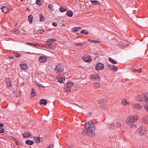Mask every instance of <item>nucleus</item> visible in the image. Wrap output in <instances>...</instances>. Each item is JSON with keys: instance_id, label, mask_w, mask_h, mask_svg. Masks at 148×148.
Here are the masks:
<instances>
[{"instance_id": "nucleus-45", "label": "nucleus", "mask_w": 148, "mask_h": 148, "mask_svg": "<svg viewBox=\"0 0 148 148\" xmlns=\"http://www.w3.org/2000/svg\"><path fill=\"white\" fill-rule=\"evenodd\" d=\"M15 142L16 144L17 145H19L20 144L17 141V140L15 139Z\"/></svg>"}, {"instance_id": "nucleus-8", "label": "nucleus", "mask_w": 148, "mask_h": 148, "mask_svg": "<svg viewBox=\"0 0 148 148\" xmlns=\"http://www.w3.org/2000/svg\"><path fill=\"white\" fill-rule=\"evenodd\" d=\"M146 129L144 127H141L139 128L138 131L139 133L141 134H144L146 132Z\"/></svg>"}, {"instance_id": "nucleus-57", "label": "nucleus", "mask_w": 148, "mask_h": 148, "mask_svg": "<svg viewBox=\"0 0 148 148\" xmlns=\"http://www.w3.org/2000/svg\"><path fill=\"white\" fill-rule=\"evenodd\" d=\"M44 32V30H41V32H40V33L41 34H43Z\"/></svg>"}, {"instance_id": "nucleus-17", "label": "nucleus", "mask_w": 148, "mask_h": 148, "mask_svg": "<svg viewBox=\"0 0 148 148\" xmlns=\"http://www.w3.org/2000/svg\"><path fill=\"white\" fill-rule=\"evenodd\" d=\"M87 130L88 129H86L85 130H84L82 131V134L84 135L86 134H88V135H89V134L91 132V130Z\"/></svg>"}, {"instance_id": "nucleus-7", "label": "nucleus", "mask_w": 148, "mask_h": 148, "mask_svg": "<svg viewBox=\"0 0 148 148\" xmlns=\"http://www.w3.org/2000/svg\"><path fill=\"white\" fill-rule=\"evenodd\" d=\"M90 78L91 79L94 81H100V78L99 77V75L97 74L91 75L90 76Z\"/></svg>"}, {"instance_id": "nucleus-37", "label": "nucleus", "mask_w": 148, "mask_h": 148, "mask_svg": "<svg viewBox=\"0 0 148 148\" xmlns=\"http://www.w3.org/2000/svg\"><path fill=\"white\" fill-rule=\"evenodd\" d=\"M80 33L81 34H88V32L84 30H82L80 32Z\"/></svg>"}, {"instance_id": "nucleus-24", "label": "nucleus", "mask_w": 148, "mask_h": 148, "mask_svg": "<svg viewBox=\"0 0 148 148\" xmlns=\"http://www.w3.org/2000/svg\"><path fill=\"white\" fill-rule=\"evenodd\" d=\"M26 143L28 145H32L34 144V142L33 141L31 140H26Z\"/></svg>"}, {"instance_id": "nucleus-30", "label": "nucleus", "mask_w": 148, "mask_h": 148, "mask_svg": "<svg viewBox=\"0 0 148 148\" xmlns=\"http://www.w3.org/2000/svg\"><path fill=\"white\" fill-rule=\"evenodd\" d=\"M59 9L60 11L61 12H63L67 10V8H64L63 7H60Z\"/></svg>"}, {"instance_id": "nucleus-26", "label": "nucleus", "mask_w": 148, "mask_h": 148, "mask_svg": "<svg viewBox=\"0 0 148 148\" xmlns=\"http://www.w3.org/2000/svg\"><path fill=\"white\" fill-rule=\"evenodd\" d=\"M100 86V84L98 82H95L93 85V86L95 88H97L99 87Z\"/></svg>"}, {"instance_id": "nucleus-53", "label": "nucleus", "mask_w": 148, "mask_h": 148, "mask_svg": "<svg viewBox=\"0 0 148 148\" xmlns=\"http://www.w3.org/2000/svg\"><path fill=\"white\" fill-rule=\"evenodd\" d=\"M133 71L134 72H137L138 73V69H134V70Z\"/></svg>"}, {"instance_id": "nucleus-44", "label": "nucleus", "mask_w": 148, "mask_h": 148, "mask_svg": "<svg viewBox=\"0 0 148 148\" xmlns=\"http://www.w3.org/2000/svg\"><path fill=\"white\" fill-rule=\"evenodd\" d=\"M4 132V130L3 129L2 127L0 128V133H2Z\"/></svg>"}, {"instance_id": "nucleus-6", "label": "nucleus", "mask_w": 148, "mask_h": 148, "mask_svg": "<svg viewBox=\"0 0 148 148\" xmlns=\"http://www.w3.org/2000/svg\"><path fill=\"white\" fill-rule=\"evenodd\" d=\"M56 40V39L55 38L49 39L46 41L45 44L46 45L50 46L51 45L52 42Z\"/></svg>"}, {"instance_id": "nucleus-61", "label": "nucleus", "mask_w": 148, "mask_h": 148, "mask_svg": "<svg viewBox=\"0 0 148 148\" xmlns=\"http://www.w3.org/2000/svg\"><path fill=\"white\" fill-rule=\"evenodd\" d=\"M77 28H78L77 29H78V31L80 29H81V27H77Z\"/></svg>"}, {"instance_id": "nucleus-33", "label": "nucleus", "mask_w": 148, "mask_h": 148, "mask_svg": "<svg viewBox=\"0 0 148 148\" xmlns=\"http://www.w3.org/2000/svg\"><path fill=\"white\" fill-rule=\"evenodd\" d=\"M71 88L66 87L64 88V91L66 92H70L71 91Z\"/></svg>"}, {"instance_id": "nucleus-9", "label": "nucleus", "mask_w": 148, "mask_h": 148, "mask_svg": "<svg viewBox=\"0 0 148 148\" xmlns=\"http://www.w3.org/2000/svg\"><path fill=\"white\" fill-rule=\"evenodd\" d=\"M145 94H142L141 95H138L136 97V99L138 101H144Z\"/></svg>"}, {"instance_id": "nucleus-23", "label": "nucleus", "mask_w": 148, "mask_h": 148, "mask_svg": "<svg viewBox=\"0 0 148 148\" xmlns=\"http://www.w3.org/2000/svg\"><path fill=\"white\" fill-rule=\"evenodd\" d=\"M28 19L30 24L32 23L33 21V16L32 15H30L28 16Z\"/></svg>"}, {"instance_id": "nucleus-5", "label": "nucleus", "mask_w": 148, "mask_h": 148, "mask_svg": "<svg viewBox=\"0 0 148 148\" xmlns=\"http://www.w3.org/2000/svg\"><path fill=\"white\" fill-rule=\"evenodd\" d=\"M107 66L110 70L114 72L116 71L118 69V67L114 65H111V64H107Z\"/></svg>"}, {"instance_id": "nucleus-19", "label": "nucleus", "mask_w": 148, "mask_h": 148, "mask_svg": "<svg viewBox=\"0 0 148 148\" xmlns=\"http://www.w3.org/2000/svg\"><path fill=\"white\" fill-rule=\"evenodd\" d=\"M20 66L21 68L23 70H26L27 68V65L26 64H21Z\"/></svg>"}, {"instance_id": "nucleus-38", "label": "nucleus", "mask_w": 148, "mask_h": 148, "mask_svg": "<svg viewBox=\"0 0 148 148\" xmlns=\"http://www.w3.org/2000/svg\"><path fill=\"white\" fill-rule=\"evenodd\" d=\"M90 2L92 3H93L94 2H97V3H95L96 5H99L100 4V3L98 2L96 0H90Z\"/></svg>"}, {"instance_id": "nucleus-58", "label": "nucleus", "mask_w": 148, "mask_h": 148, "mask_svg": "<svg viewBox=\"0 0 148 148\" xmlns=\"http://www.w3.org/2000/svg\"><path fill=\"white\" fill-rule=\"evenodd\" d=\"M10 59H13L14 58V56H10L9 57Z\"/></svg>"}, {"instance_id": "nucleus-59", "label": "nucleus", "mask_w": 148, "mask_h": 148, "mask_svg": "<svg viewBox=\"0 0 148 148\" xmlns=\"http://www.w3.org/2000/svg\"><path fill=\"white\" fill-rule=\"evenodd\" d=\"M37 86L39 87H42V85L41 84H38L37 85Z\"/></svg>"}, {"instance_id": "nucleus-48", "label": "nucleus", "mask_w": 148, "mask_h": 148, "mask_svg": "<svg viewBox=\"0 0 148 148\" xmlns=\"http://www.w3.org/2000/svg\"><path fill=\"white\" fill-rule=\"evenodd\" d=\"M94 43H100L101 42V41L95 40H94Z\"/></svg>"}, {"instance_id": "nucleus-10", "label": "nucleus", "mask_w": 148, "mask_h": 148, "mask_svg": "<svg viewBox=\"0 0 148 148\" xmlns=\"http://www.w3.org/2000/svg\"><path fill=\"white\" fill-rule=\"evenodd\" d=\"M58 80L59 83H63L65 80V77L63 75H61L59 76Z\"/></svg>"}, {"instance_id": "nucleus-51", "label": "nucleus", "mask_w": 148, "mask_h": 148, "mask_svg": "<svg viewBox=\"0 0 148 148\" xmlns=\"http://www.w3.org/2000/svg\"><path fill=\"white\" fill-rule=\"evenodd\" d=\"M20 32V31L18 30H17L15 31V33L16 34H18Z\"/></svg>"}, {"instance_id": "nucleus-16", "label": "nucleus", "mask_w": 148, "mask_h": 148, "mask_svg": "<svg viewBox=\"0 0 148 148\" xmlns=\"http://www.w3.org/2000/svg\"><path fill=\"white\" fill-rule=\"evenodd\" d=\"M142 121L145 124H148V116L143 117L142 119Z\"/></svg>"}, {"instance_id": "nucleus-3", "label": "nucleus", "mask_w": 148, "mask_h": 148, "mask_svg": "<svg viewBox=\"0 0 148 148\" xmlns=\"http://www.w3.org/2000/svg\"><path fill=\"white\" fill-rule=\"evenodd\" d=\"M55 70L56 73H60L64 71L63 66L59 63L56 66Z\"/></svg>"}, {"instance_id": "nucleus-42", "label": "nucleus", "mask_w": 148, "mask_h": 148, "mask_svg": "<svg viewBox=\"0 0 148 148\" xmlns=\"http://www.w3.org/2000/svg\"><path fill=\"white\" fill-rule=\"evenodd\" d=\"M116 126L117 127H121L122 125L121 124L118 122L116 123Z\"/></svg>"}, {"instance_id": "nucleus-11", "label": "nucleus", "mask_w": 148, "mask_h": 148, "mask_svg": "<svg viewBox=\"0 0 148 148\" xmlns=\"http://www.w3.org/2000/svg\"><path fill=\"white\" fill-rule=\"evenodd\" d=\"M133 107L135 109L139 110L142 109L143 108V106L142 105L138 103H136L133 104Z\"/></svg>"}, {"instance_id": "nucleus-55", "label": "nucleus", "mask_w": 148, "mask_h": 148, "mask_svg": "<svg viewBox=\"0 0 148 148\" xmlns=\"http://www.w3.org/2000/svg\"><path fill=\"white\" fill-rule=\"evenodd\" d=\"M25 85V83L24 82L23 83H21L20 84V85H21V86H23Z\"/></svg>"}, {"instance_id": "nucleus-22", "label": "nucleus", "mask_w": 148, "mask_h": 148, "mask_svg": "<svg viewBox=\"0 0 148 148\" xmlns=\"http://www.w3.org/2000/svg\"><path fill=\"white\" fill-rule=\"evenodd\" d=\"M144 99L146 104H148V93L145 94Z\"/></svg>"}, {"instance_id": "nucleus-29", "label": "nucleus", "mask_w": 148, "mask_h": 148, "mask_svg": "<svg viewBox=\"0 0 148 148\" xmlns=\"http://www.w3.org/2000/svg\"><path fill=\"white\" fill-rule=\"evenodd\" d=\"M66 14L69 17H71L73 16V13L71 10H69L66 12Z\"/></svg>"}, {"instance_id": "nucleus-60", "label": "nucleus", "mask_w": 148, "mask_h": 148, "mask_svg": "<svg viewBox=\"0 0 148 148\" xmlns=\"http://www.w3.org/2000/svg\"><path fill=\"white\" fill-rule=\"evenodd\" d=\"M94 40H90V42H94Z\"/></svg>"}, {"instance_id": "nucleus-40", "label": "nucleus", "mask_w": 148, "mask_h": 148, "mask_svg": "<svg viewBox=\"0 0 148 148\" xmlns=\"http://www.w3.org/2000/svg\"><path fill=\"white\" fill-rule=\"evenodd\" d=\"M36 4L40 5L42 4V3L41 2L40 0H36Z\"/></svg>"}, {"instance_id": "nucleus-25", "label": "nucleus", "mask_w": 148, "mask_h": 148, "mask_svg": "<svg viewBox=\"0 0 148 148\" xmlns=\"http://www.w3.org/2000/svg\"><path fill=\"white\" fill-rule=\"evenodd\" d=\"M39 104H43L46 105L47 103V101L45 99H42L40 100L39 101Z\"/></svg>"}, {"instance_id": "nucleus-4", "label": "nucleus", "mask_w": 148, "mask_h": 148, "mask_svg": "<svg viewBox=\"0 0 148 148\" xmlns=\"http://www.w3.org/2000/svg\"><path fill=\"white\" fill-rule=\"evenodd\" d=\"M104 68V64L102 63L98 62L95 65V68L97 70H102Z\"/></svg>"}, {"instance_id": "nucleus-41", "label": "nucleus", "mask_w": 148, "mask_h": 148, "mask_svg": "<svg viewBox=\"0 0 148 148\" xmlns=\"http://www.w3.org/2000/svg\"><path fill=\"white\" fill-rule=\"evenodd\" d=\"M109 127L110 128H114V126L113 123L109 125Z\"/></svg>"}, {"instance_id": "nucleus-13", "label": "nucleus", "mask_w": 148, "mask_h": 148, "mask_svg": "<svg viewBox=\"0 0 148 148\" xmlns=\"http://www.w3.org/2000/svg\"><path fill=\"white\" fill-rule=\"evenodd\" d=\"M47 58L43 56H40L39 59V61L41 63H44L47 60Z\"/></svg>"}, {"instance_id": "nucleus-64", "label": "nucleus", "mask_w": 148, "mask_h": 148, "mask_svg": "<svg viewBox=\"0 0 148 148\" xmlns=\"http://www.w3.org/2000/svg\"><path fill=\"white\" fill-rule=\"evenodd\" d=\"M27 10H29V9L28 8H27Z\"/></svg>"}, {"instance_id": "nucleus-12", "label": "nucleus", "mask_w": 148, "mask_h": 148, "mask_svg": "<svg viewBox=\"0 0 148 148\" xmlns=\"http://www.w3.org/2000/svg\"><path fill=\"white\" fill-rule=\"evenodd\" d=\"M99 103L101 105L100 107L102 109H103V105H104L105 104V100L103 99H101L98 101Z\"/></svg>"}, {"instance_id": "nucleus-43", "label": "nucleus", "mask_w": 148, "mask_h": 148, "mask_svg": "<svg viewBox=\"0 0 148 148\" xmlns=\"http://www.w3.org/2000/svg\"><path fill=\"white\" fill-rule=\"evenodd\" d=\"M74 44L76 46L79 45L81 47L83 45V44L81 43H75Z\"/></svg>"}, {"instance_id": "nucleus-50", "label": "nucleus", "mask_w": 148, "mask_h": 148, "mask_svg": "<svg viewBox=\"0 0 148 148\" xmlns=\"http://www.w3.org/2000/svg\"><path fill=\"white\" fill-rule=\"evenodd\" d=\"M52 7H53V6H52V5H51V4H49L48 5V8L50 9L51 8H52Z\"/></svg>"}, {"instance_id": "nucleus-18", "label": "nucleus", "mask_w": 148, "mask_h": 148, "mask_svg": "<svg viewBox=\"0 0 148 148\" xmlns=\"http://www.w3.org/2000/svg\"><path fill=\"white\" fill-rule=\"evenodd\" d=\"M1 9L2 12L4 13H7L8 10V8L5 6H3L1 8Z\"/></svg>"}, {"instance_id": "nucleus-39", "label": "nucleus", "mask_w": 148, "mask_h": 148, "mask_svg": "<svg viewBox=\"0 0 148 148\" xmlns=\"http://www.w3.org/2000/svg\"><path fill=\"white\" fill-rule=\"evenodd\" d=\"M14 54V56L16 57L19 58L21 56V55L18 53H15Z\"/></svg>"}, {"instance_id": "nucleus-47", "label": "nucleus", "mask_w": 148, "mask_h": 148, "mask_svg": "<svg viewBox=\"0 0 148 148\" xmlns=\"http://www.w3.org/2000/svg\"><path fill=\"white\" fill-rule=\"evenodd\" d=\"M54 147L53 144H51L47 148H52Z\"/></svg>"}, {"instance_id": "nucleus-63", "label": "nucleus", "mask_w": 148, "mask_h": 148, "mask_svg": "<svg viewBox=\"0 0 148 148\" xmlns=\"http://www.w3.org/2000/svg\"><path fill=\"white\" fill-rule=\"evenodd\" d=\"M49 47V48H52V47Z\"/></svg>"}, {"instance_id": "nucleus-1", "label": "nucleus", "mask_w": 148, "mask_h": 148, "mask_svg": "<svg viewBox=\"0 0 148 148\" xmlns=\"http://www.w3.org/2000/svg\"><path fill=\"white\" fill-rule=\"evenodd\" d=\"M139 116L137 115H134L128 116L125 120L126 123L129 125H131L139 119Z\"/></svg>"}, {"instance_id": "nucleus-54", "label": "nucleus", "mask_w": 148, "mask_h": 148, "mask_svg": "<svg viewBox=\"0 0 148 148\" xmlns=\"http://www.w3.org/2000/svg\"><path fill=\"white\" fill-rule=\"evenodd\" d=\"M142 72V69L141 68L138 69V73H140Z\"/></svg>"}, {"instance_id": "nucleus-49", "label": "nucleus", "mask_w": 148, "mask_h": 148, "mask_svg": "<svg viewBox=\"0 0 148 148\" xmlns=\"http://www.w3.org/2000/svg\"><path fill=\"white\" fill-rule=\"evenodd\" d=\"M52 25L54 27H56L57 26L56 23L55 22H53L52 23Z\"/></svg>"}, {"instance_id": "nucleus-46", "label": "nucleus", "mask_w": 148, "mask_h": 148, "mask_svg": "<svg viewBox=\"0 0 148 148\" xmlns=\"http://www.w3.org/2000/svg\"><path fill=\"white\" fill-rule=\"evenodd\" d=\"M144 107L146 111L148 112V105H145Z\"/></svg>"}, {"instance_id": "nucleus-56", "label": "nucleus", "mask_w": 148, "mask_h": 148, "mask_svg": "<svg viewBox=\"0 0 148 148\" xmlns=\"http://www.w3.org/2000/svg\"><path fill=\"white\" fill-rule=\"evenodd\" d=\"M3 126V124L0 123V128L2 127Z\"/></svg>"}, {"instance_id": "nucleus-14", "label": "nucleus", "mask_w": 148, "mask_h": 148, "mask_svg": "<svg viewBox=\"0 0 148 148\" xmlns=\"http://www.w3.org/2000/svg\"><path fill=\"white\" fill-rule=\"evenodd\" d=\"M5 82L7 86L9 87L11 86V82L10 79L9 78H6L5 79Z\"/></svg>"}, {"instance_id": "nucleus-36", "label": "nucleus", "mask_w": 148, "mask_h": 148, "mask_svg": "<svg viewBox=\"0 0 148 148\" xmlns=\"http://www.w3.org/2000/svg\"><path fill=\"white\" fill-rule=\"evenodd\" d=\"M122 103L124 105H126L127 103V101L125 99H123L122 101Z\"/></svg>"}, {"instance_id": "nucleus-27", "label": "nucleus", "mask_w": 148, "mask_h": 148, "mask_svg": "<svg viewBox=\"0 0 148 148\" xmlns=\"http://www.w3.org/2000/svg\"><path fill=\"white\" fill-rule=\"evenodd\" d=\"M108 60L110 62L114 64H117L116 62L110 57H109L108 58Z\"/></svg>"}, {"instance_id": "nucleus-21", "label": "nucleus", "mask_w": 148, "mask_h": 148, "mask_svg": "<svg viewBox=\"0 0 148 148\" xmlns=\"http://www.w3.org/2000/svg\"><path fill=\"white\" fill-rule=\"evenodd\" d=\"M23 136L24 137H28L30 136L31 134L29 132H26L23 134Z\"/></svg>"}, {"instance_id": "nucleus-31", "label": "nucleus", "mask_w": 148, "mask_h": 148, "mask_svg": "<svg viewBox=\"0 0 148 148\" xmlns=\"http://www.w3.org/2000/svg\"><path fill=\"white\" fill-rule=\"evenodd\" d=\"M41 138H40V137H34V139L35 140V141L36 142V143H38L40 142L41 141V140H40V139Z\"/></svg>"}, {"instance_id": "nucleus-52", "label": "nucleus", "mask_w": 148, "mask_h": 148, "mask_svg": "<svg viewBox=\"0 0 148 148\" xmlns=\"http://www.w3.org/2000/svg\"><path fill=\"white\" fill-rule=\"evenodd\" d=\"M93 131V130H91V132H90V133H91L92 135L94 136L95 134L94 132H92Z\"/></svg>"}, {"instance_id": "nucleus-15", "label": "nucleus", "mask_w": 148, "mask_h": 148, "mask_svg": "<svg viewBox=\"0 0 148 148\" xmlns=\"http://www.w3.org/2000/svg\"><path fill=\"white\" fill-rule=\"evenodd\" d=\"M36 95V94L35 90L34 88H32L31 93L30 95V98L32 99Z\"/></svg>"}, {"instance_id": "nucleus-2", "label": "nucleus", "mask_w": 148, "mask_h": 148, "mask_svg": "<svg viewBox=\"0 0 148 148\" xmlns=\"http://www.w3.org/2000/svg\"><path fill=\"white\" fill-rule=\"evenodd\" d=\"M85 127L86 129L89 130H94L95 129V125L92 123V122L90 123L89 121L86 122Z\"/></svg>"}, {"instance_id": "nucleus-28", "label": "nucleus", "mask_w": 148, "mask_h": 148, "mask_svg": "<svg viewBox=\"0 0 148 148\" xmlns=\"http://www.w3.org/2000/svg\"><path fill=\"white\" fill-rule=\"evenodd\" d=\"M73 85V82H67V87L71 88Z\"/></svg>"}, {"instance_id": "nucleus-34", "label": "nucleus", "mask_w": 148, "mask_h": 148, "mask_svg": "<svg viewBox=\"0 0 148 148\" xmlns=\"http://www.w3.org/2000/svg\"><path fill=\"white\" fill-rule=\"evenodd\" d=\"M39 15L40 17V21H44L45 18L42 14H40Z\"/></svg>"}, {"instance_id": "nucleus-62", "label": "nucleus", "mask_w": 148, "mask_h": 148, "mask_svg": "<svg viewBox=\"0 0 148 148\" xmlns=\"http://www.w3.org/2000/svg\"><path fill=\"white\" fill-rule=\"evenodd\" d=\"M120 45H121V46H124V45H123V42H121Z\"/></svg>"}, {"instance_id": "nucleus-32", "label": "nucleus", "mask_w": 148, "mask_h": 148, "mask_svg": "<svg viewBox=\"0 0 148 148\" xmlns=\"http://www.w3.org/2000/svg\"><path fill=\"white\" fill-rule=\"evenodd\" d=\"M27 45H31L33 46L36 47L38 45V44L36 43H34L33 42H27Z\"/></svg>"}, {"instance_id": "nucleus-35", "label": "nucleus", "mask_w": 148, "mask_h": 148, "mask_svg": "<svg viewBox=\"0 0 148 148\" xmlns=\"http://www.w3.org/2000/svg\"><path fill=\"white\" fill-rule=\"evenodd\" d=\"M77 29V27H75L72 28L71 29V31L72 32H77L78 31Z\"/></svg>"}, {"instance_id": "nucleus-20", "label": "nucleus", "mask_w": 148, "mask_h": 148, "mask_svg": "<svg viewBox=\"0 0 148 148\" xmlns=\"http://www.w3.org/2000/svg\"><path fill=\"white\" fill-rule=\"evenodd\" d=\"M84 60L87 62H90L92 60V59L90 58L87 57H85L83 58Z\"/></svg>"}]
</instances>
